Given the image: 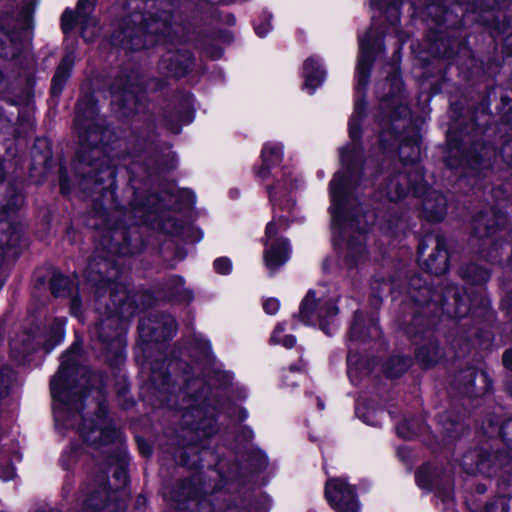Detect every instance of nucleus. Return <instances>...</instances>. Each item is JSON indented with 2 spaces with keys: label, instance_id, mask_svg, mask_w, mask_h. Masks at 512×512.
Instances as JSON below:
<instances>
[{
  "label": "nucleus",
  "instance_id": "f257e3e1",
  "mask_svg": "<svg viewBox=\"0 0 512 512\" xmlns=\"http://www.w3.org/2000/svg\"><path fill=\"white\" fill-rule=\"evenodd\" d=\"M365 102L362 99L356 101L354 111L349 120V137L351 144L342 148L340 159L342 169L337 172L330 182L331 216L333 234L339 237L359 229L355 238L348 241V257L357 263L366 255L364 245L365 216L357 213L354 191L361 185L360 176L365 168L361 162L362 149L357 143L360 138V121L365 114Z\"/></svg>",
  "mask_w": 512,
  "mask_h": 512
},
{
  "label": "nucleus",
  "instance_id": "f03ea898",
  "mask_svg": "<svg viewBox=\"0 0 512 512\" xmlns=\"http://www.w3.org/2000/svg\"><path fill=\"white\" fill-rule=\"evenodd\" d=\"M80 352V346L74 343L63 355L58 373L51 380V394L54 400L53 411L57 423L74 428L76 422L83 420L80 413L81 398L75 397V392L67 387V376L75 364ZM80 436L92 445L109 443L116 436V431L98 428L92 421L84 419L82 426L77 427Z\"/></svg>",
  "mask_w": 512,
  "mask_h": 512
},
{
  "label": "nucleus",
  "instance_id": "7ed1b4c3",
  "mask_svg": "<svg viewBox=\"0 0 512 512\" xmlns=\"http://www.w3.org/2000/svg\"><path fill=\"white\" fill-rule=\"evenodd\" d=\"M172 29L171 14L163 12L158 18L133 12L123 21L121 43L128 49L139 50L165 42Z\"/></svg>",
  "mask_w": 512,
  "mask_h": 512
},
{
  "label": "nucleus",
  "instance_id": "20e7f679",
  "mask_svg": "<svg viewBox=\"0 0 512 512\" xmlns=\"http://www.w3.org/2000/svg\"><path fill=\"white\" fill-rule=\"evenodd\" d=\"M80 102L77 106L75 126L78 130L80 150L78 158L82 163L93 165L95 160L107 161L101 147L110 138L111 132L101 124L97 118L96 108L92 102L86 103V109Z\"/></svg>",
  "mask_w": 512,
  "mask_h": 512
},
{
  "label": "nucleus",
  "instance_id": "39448f33",
  "mask_svg": "<svg viewBox=\"0 0 512 512\" xmlns=\"http://www.w3.org/2000/svg\"><path fill=\"white\" fill-rule=\"evenodd\" d=\"M182 398L187 402L181 409L183 424L199 437H210L217 431L214 409L206 405V388L201 379L195 378L186 383Z\"/></svg>",
  "mask_w": 512,
  "mask_h": 512
},
{
  "label": "nucleus",
  "instance_id": "423d86ee",
  "mask_svg": "<svg viewBox=\"0 0 512 512\" xmlns=\"http://www.w3.org/2000/svg\"><path fill=\"white\" fill-rule=\"evenodd\" d=\"M325 497L336 512H361L355 486L344 478H330L325 485Z\"/></svg>",
  "mask_w": 512,
  "mask_h": 512
},
{
  "label": "nucleus",
  "instance_id": "0eeeda50",
  "mask_svg": "<svg viewBox=\"0 0 512 512\" xmlns=\"http://www.w3.org/2000/svg\"><path fill=\"white\" fill-rule=\"evenodd\" d=\"M96 4V0H79L77 4L76 16L71 10H65L61 19V26L66 33L72 29L76 21L81 25L82 36L86 41H92L96 34V19L91 16V13Z\"/></svg>",
  "mask_w": 512,
  "mask_h": 512
},
{
  "label": "nucleus",
  "instance_id": "6e6552de",
  "mask_svg": "<svg viewBox=\"0 0 512 512\" xmlns=\"http://www.w3.org/2000/svg\"><path fill=\"white\" fill-rule=\"evenodd\" d=\"M337 313L338 309L334 302L318 300L315 298V293L309 291L301 303L299 317L304 324L319 323L320 327L325 331L323 321L336 316Z\"/></svg>",
  "mask_w": 512,
  "mask_h": 512
},
{
  "label": "nucleus",
  "instance_id": "1a4fd4ad",
  "mask_svg": "<svg viewBox=\"0 0 512 512\" xmlns=\"http://www.w3.org/2000/svg\"><path fill=\"white\" fill-rule=\"evenodd\" d=\"M277 234V228L274 222H270L266 226L264 263L271 271H277L289 259L290 248L286 239L274 238Z\"/></svg>",
  "mask_w": 512,
  "mask_h": 512
},
{
  "label": "nucleus",
  "instance_id": "9d476101",
  "mask_svg": "<svg viewBox=\"0 0 512 512\" xmlns=\"http://www.w3.org/2000/svg\"><path fill=\"white\" fill-rule=\"evenodd\" d=\"M412 298L422 305L428 304L429 302H435L441 304L442 306H444L445 303L450 298H452L455 305L454 315L456 317H463L470 310V302L466 299V297L460 295L458 289L454 286L448 287L443 296L428 286L421 287L419 288L417 294H412Z\"/></svg>",
  "mask_w": 512,
  "mask_h": 512
},
{
  "label": "nucleus",
  "instance_id": "9b49d317",
  "mask_svg": "<svg viewBox=\"0 0 512 512\" xmlns=\"http://www.w3.org/2000/svg\"><path fill=\"white\" fill-rule=\"evenodd\" d=\"M375 44V33L372 29H369L365 35L359 36V58L356 66L358 93L365 90L368 85Z\"/></svg>",
  "mask_w": 512,
  "mask_h": 512
},
{
  "label": "nucleus",
  "instance_id": "f8f14e48",
  "mask_svg": "<svg viewBox=\"0 0 512 512\" xmlns=\"http://www.w3.org/2000/svg\"><path fill=\"white\" fill-rule=\"evenodd\" d=\"M118 322L119 319L115 317H109L100 321L94 327L93 335L104 345V349L107 353L113 350L115 351L116 357L120 358L123 346V328L118 326Z\"/></svg>",
  "mask_w": 512,
  "mask_h": 512
},
{
  "label": "nucleus",
  "instance_id": "ddd939ff",
  "mask_svg": "<svg viewBox=\"0 0 512 512\" xmlns=\"http://www.w3.org/2000/svg\"><path fill=\"white\" fill-rule=\"evenodd\" d=\"M146 329L151 330L150 335L155 340H166L176 332V322L173 317L163 315L159 319H143L139 323V330L146 335Z\"/></svg>",
  "mask_w": 512,
  "mask_h": 512
},
{
  "label": "nucleus",
  "instance_id": "4468645a",
  "mask_svg": "<svg viewBox=\"0 0 512 512\" xmlns=\"http://www.w3.org/2000/svg\"><path fill=\"white\" fill-rule=\"evenodd\" d=\"M415 169L418 177L415 182H412L405 175H398L389 182L386 189V195L389 200L397 201L406 195L409 190H412L414 193H419L422 190L423 174L419 171L418 167Z\"/></svg>",
  "mask_w": 512,
  "mask_h": 512
},
{
  "label": "nucleus",
  "instance_id": "2eb2a0df",
  "mask_svg": "<svg viewBox=\"0 0 512 512\" xmlns=\"http://www.w3.org/2000/svg\"><path fill=\"white\" fill-rule=\"evenodd\" d=\"M192 63L191 55L188 52H169L164 55L160 61V68L168 75L182 77L187 72Z\"/></svg>",
  "mask_w": 512,
  "mask_h": 512
},
{
  "label": "nucleus",
  "instance_id": "dca6fc26",
  "mask_svg": "<svg viewBox=\"0 0 512 512\" xmlns=\"http://www.w3.org/2000/svg\"><path fill=\"white\" fill-rule=\"evenodd\" d=\"M448 262L446 242L442 237H437L434 251L425 260L423 265L428 273L441 275L448 270Z\"/></svg>",
  "mask_w": 512,
  "mask_h": 512
},
{
  "label": "nucleus",
  "instance_id": "f3484780",
  "mask_svg": "<svg viewBox=\"0 0 512 512\" xmlns=\"http://www.w3.org/2000/svg\"><path fill=\"white\" fill-rule=\"evenodd\" d=\"M282 156V144L266 143L261 153L262 166L257 170V176L261 179H266L270 174V169L281 162Z\"/></svg>",
  "mask_w": 512,
  "mask_h": 512
},
{
  "label": "nucleus",
  "instance_id": "a211bd4d",
  "mask_svg": "<svg viewBox=\"0 0 512 512\" xmlns=\"http://www.w3.org/2000/svg\"><path fill=\"white\" fill-rule=\"evenodd\" d=\"M447 201L436 191H431L423 201L425 217L430 221H441L446 215Z\"/></svg>",
  "mask_w": 512,
  "mask_h": 512
},
{
  "label": "nucleus",
  "instance_id": "6ab92c4d",
  "mask_svg": "<svg viewBox=\"0 0 512 512\" xmlns=\"http://www.w3.org/2000/svg\"><path fill=\"white\" fill-rule=\"evenodd\" d=\"M84 171L83 182L81 185H83L85 188L88 184L93 182L94 184H100L104 178H98V174H104L108 177L113 176V171L107 166V161L103 160H95L93 162V165H88L86 163H82L81 159L79 158V166L77 167V171Z\"/></svg>",
  "mask_w": 512,
  "mask_h": 512
},
{
  "label": "nucleus",
  "instance_id": "aec40b11",
  "mask_svg": "<svg viewBox=\"0 0 512 512\" xmlns=\"http://www.w3.org/2000/svg\"><path fill=\"white\" fill-rule=\"evenodd\" d=\"M304 88L313 94L317 87L324 81L325 71L314 57L304 62Z\"/></svg>",
  "mask_w": 512,
  "mask_h": 512
},
{
  "label": "nucleus",
  "instance_id": "412c9836",
  "mask_svg": "<svg viewBox=\"0 0 512 512\" xmlns=\"http://www.w3.org/2000/svg\"><path fill=\"white\" fill-rule=\"evenodd\" d=\"M106 286L109 289L110 298L114 305L113 311L122 317L128 315L125 309V306L128 304L126 287L120 283H112L110 280H103L99 289H103ZM130 314L131 313H129V315Z\"/></svg>",
  "mask_w": 512,
  "mask_h": 512
},
{
  "label": "nucleus",
  "instance_id": "4be33fe9",
  "mask_svg": "<svg viewBox=\"0 0 512 512\" xmlns=\"http://www.w3.org/2000/svg\"><path fill=\"white\" fill-rule=\"evenodd\" d=\"M73 61L74 60L72 55H66L59 64L52 79L51 90L53 95H58L62 91L67 79L69 78L70 70L73 66Z\"/></svg>",
  "mask_w": 512,
  "mask_h": 512
},
{
  "label": "nucleus",
  "instance_id": "5701e85b",
  "mask_svg": "<svg viewBox=\"0 0 512 512\" xmlns=\"http://www.w3.org/2000/svg\"><path fill=\"white\" fill-rule=\"evenodd\" d=\"M502 220L491 219L486 213L478 214L473 220V234L479 238L489 236L495 231L496 226L500 225Z\"/></svg>",
  "mask_w": 512,
  "mask_h": 512
},
{
  "label": "nucleus",
  "instance_id": "b1692460",
  "mask_svg": "<svg viewBox=\"0 0 512 512\" xmlns=\"http://www.w3.org/2000/svg\"><path fill=\"white\" fill-rule=\"evenodd\" d=\"M363 315L361 313H355L354 320L351 326L350 331V338L351 339H361L365 340L366 338L376 339L380 336V328L376 323H371V325L368 328L367 335L363 334L362 328H363Z\"/></svg>",
  "mask_w": 512,
  "mask_h": 512
},
{
  "label": "nucleus",
  "instance_id": "393cba45",
  "mask_svg": "<svg viewBox=\"0 0 512 512\" xmlns=\"http://www.w3.org/2000/svg\"><path fill=\"white\" fill-rule=\"evenodd\" d=\"M109 496L110 492L108 490L107 484L103 482L97 491L88 495L84 501V505L87 507V509H91L93 512H97L104 508Z\"/></svg>",
  "mask_w": 512,
  "mask_h": 512
},
{
  "label": "nucleus",
  "instance_id": "a878e982",
  "mask_svg": "<svg viewBox=\"0 0 512 512\" xmlns=\"http://www.w3.org/2000/svg\"><path fill=\"white\" fill-rule=\"evenodd\" d=\"M384 86H389V93H385L382 95L383 105L387 108H390V105H396L398 103V96L402 89V82L397 73H394L392 76L387 78L386 82L383 84Z\"/></svg>",
  "mask_w": 512,
  "mask_h": 512
},
{
  "label": "nucleus",
  "instance_id": "bb28decb",
  "mask_svg": "<svg viewBox=\"0 0 512 512\" xmlns=\"http://www.w3.org/2000/svg\"><path fill=\"white\" fill-rule=\"evenodd\" d=\"M372 7L383 11L386 14L388 21L392 25H396L400 20V11L399 5L402 4V0H395L393 2L387 3V0H371L370 2Z\"/></svg>",
  "mask_w": 512,
  "mask_h": 512
},
{
  "label": "nucleus",
  "instance_id": "cd10ccee",
  "mask_svg": "<svg viewBox=\"0 0 512 512\" xmlns=\"http://www.w3.org/2000/svg\"><path fill=\"white\" fill-rule=\"evenodd\" d=\"M462 276L473 284H482L490 278V272L477 264H470L462 270Z\"/></svg>",
  "mask_w": 512,
  "mask_h": 512
},
{
  "label": "nucleus",
  "instance_id": "c85d7f7f",
  "mask_svg": "<svg viewBox=\"0 0 512 512\" xmlns=\"http://www.w3.org/2000/svg\"><path fill=\"white\" fill-rule=\"evenodd\" d=\"M409 365L410 360L408 358L395 356L386 363L384 372L388 377L396 378L404 373L408 369Z\"/></svg>",
  "mask_w": 512,
  "mask_h": 512
},
{
  "label": "nucleus",
  "instance_id": "c756f323",
  "mask_svg": "<svg viewBox=\"0 0 512 512\" xmlns=\"http://www.w3.org/2000/svg\"><path fill=\"white\" fill-rule=\"evenodd\" d=\"M440 351L437 345L431 344L429 347L421 348L417 354V359L425 366H432L440 359Z\"/></svg>",
  "mask_w": 512,
  "mask_h": 512
},
{
  "label": "nucleus",
  "instance_id": "7c9ffc66",
  "mask_svg": "<svg viewBox=\"0 0 512 512\" xmlns=\"http://www.w3.org/2000/svg\"><path fill=\"white\" fill-rule=\"evenodd\" d=\"M399 155L405 163H415L420 156V148L416 142H404L400 145Z\"/></svg>",
  "mask_w": 512,
  "mask_h": 512
},
{
  "label": "nucleus",
  "instance_id": "2f4dec72",
  "mask_svg": "<svg viewBox=\"0 0 512 512\" xmlns=\"http://www.w3.org/2000/svg\"><path fill=\"white\" fill-rule=\"evenodd\" d=\"M284 330L285 328L282 324L277 325L272 333L271 342L274 344H281L286 348H292L296 343V339L293 335H286L282 337L281 334Z\"/></svg>",
  "mask_w": 512,
  "mask_h": 512
},
{
  "label": "nucleus",
  "instance_id": "473e14b6",
  "mask_svg": "<svg viewBox=\"0 0 512 512\" xmlns=\"http://www.w3.org/2000/svg\"><path fill=\"white\" fill-rule=\"evenodd\" d=\"M70 281L63 275H54L51 279V290L56 297L64 296L69 290Z\"/></svg>",
  "mask_w": 512,
  "mask_h": 512
},
{
  "label": "nucleus",
  "instance_id": "72a5a7b5",
  "mask_svg": "<svg viewBox=\"0 0 512 512\" xmlns=\"http://www.w3.org/2000/svg\"><path fill=\"white\" fill-rule=\"evenodd\" d=\"M397 434L404 439L413 438L417 434L414 421L403 420L399 423L397 425Z\"/></svg>",
  "mask_w": 512,
  "mask_h": 512
},
{
  "label": "nucleus",
  "instance_id": "f704fd0d",
  "mask_svg": "<svg viewBox=\"0 0 512 512\" xmlns=\"http://www.w3.org/2000/svg\"><path fill=\"white\" fill-rule=\"evenodd\" d=\"M133 94L134 90L131 87H125L122 91H113V102L120 103L123 101L122 105L125 106L126 103L133 97Z\"/></svg>",
  "mask_w": 512,
  "mask_h": 512
},
{
  "label": "nucleus",
  "instance_id": "c9c22d12",
  "mask_svg": "<svg viewBox=\"0 0 512 512\" xmlns=\"http://www.w3.org/2000/svg\"><path fill=\"white\" fill-rule=\"evenodd\" d=\"M215 271L222 275H227L232 270V263L229 258L221 257L214 261Z\"/></svg>",
  "mask_w": 512,
  "mask_h": 512
},
{
  "label": "nucleus",
  "instance_id": "e433bc0d",
  "mask_svg": "<svg viewBox=\"0 0 512 512\" xmlns=\"http://www.w3.org/2000/svg\"><path fill=\"white\" fill-rule=\"evenodd\" d=\"M263 308L267 314L274 315L278 312L280 303L275 298H269L264 301Z\"/></svg>",
  "mask_w": 512,
  "mask_h": 512
},
{
  "label": "nucleus",
  "instance_id": "4c0bfd02",
  "mask_svg": "<svg viewBox=\"0 0 512 512\" xmlns=\"http://www.w3.org/2000/svg\"><path fill=\"white\" fill-rule=\"evenodd\" d=\"M15 474V469L10 463L0 465V479L3 481H9L13 479Z\"/></svg>",
  "mask_w": 512,
  "mask_h": 512
},
{
  "label": "nucleus",
  "instance_id": "58836bf2",
  "mask_svg": "<svg viewBox=\"0 0 512 512\" xmlns=\"http://www.w3.org/2000/svg\"><path fill=\"white\" fill-rule=\"evenodd\" d=\"M347 363H348V374L350 377H352L353 369L355 371L362 370L364 367V363L358 362V360L355 358V356L352 355V353H349L347 356Z\"/></svg>",
  "mask_w": 512,
  "mask_h": 512
},
{
  "label": "nucleus",
  "instance_id": "ea45409f",
  "mask_svg": "<svg viewBox=\"0 0 512 512\" xmlns=\"http://www.w3.org/2000/svg\"><path fill=\"white\" fill-rule=\"evenodd\" d=\"M409 115V110L404 105H398L393 111L389 112V118L391 121H395L397 118L406 117Z\"/></svg>",
  "mask_w": 512,
  "mask_h": 512
},
{
  "label": "nucleus",
  "instance_id": "a19ab883",
  "mask_svg": "<svg viewBox=\"0 0 512 512\" xmlns=\"http://www.w3.org/2000/svg\"><path fill=\"white\" fill-rule=\"evenodd\" d=\"M138 447L144 456L151 454V447L142 439L137 438Z\"/></svg>",
  "mask_w": 512,
  "mask_h": 512
},
{
  "label": "nucleus",
  "instance_id": "79ce46f5",
  "mask_svg": "<svg viewBox=\"0 0 512 512\" xmlns=\"http://www.w3.org/2000/svg\"><path fill=\"white\" fill-rule=\"evenodd\" d=\"M287 189L288 188L284 184L277 183V185L275 187L269 189L270 199L274 200L276 198L278 191L281 192L282 190H287Z\"/></svg>",
  "mask_w": 512,
  "mask_h": 512
},
{
  "label": "nucleus",
  "instance_id": "37998d69",
  "mask_svg": "<svg viewBox=\"0 0 512 512\" xmlns=\"http://www.w3.org/2000/svg\"><path fill=\"white\" fill-rule=\"evenodd\" d=\"M269 30H270V25L268 23L265 25H257L255 27L256 34L259 37H265L268 34Z\"/></svg>",
  "mask_w": 512,
  "mask_h": 512
},
{
  "label": "nucleus",
  "instance_id": "c03bdc74",
  "mask_svg": "<svg viewBox=\"0 0 512 512\" xmlns=\"http://www.w3.org/2000/svg\"><path fill=\"white\" fill-rule=\"evenodd\" d=\"M503 364L506 368L512 369V350H507L504 352Z\"/></svg>",
  "mask_w": 512,
  "mask_h": 512
},
{
  "label": "nucleus",
  "instance_id": "a18cd8bd",
  "mask_svg": "<svg viewBox=\"0 0 512 512\" xmlns=\"http://www.w3.org/2000/svg\"><path fill=\"white\" fill-rule=\"evenodd\" d=\"M60 187H61L62 193H64V194L68 193V191H69L68 181H67L66 175L63 172L60 175Z\"/></svg>",
  "mask_w": 512,
  "mask_h": 512
},
{
  "label": "nucleus",
  "instance_id": "49530a36",
  "mask_svg": "<svg viewBox=\"0 0 512 512\" xmlns=\"http://www.w3.org/2000/svg\"><path fill=\"white\" fill-rule=\"evenodd\" d=\"M115 477L119 480H121V483L124 485L126 483V479H127V475H126V471L122 468L118 469L116 472H115Z\"/></svg>",
  "mask_w": 512,
  "mask_h": 512
},
{
  "label": "nucleus",
  "instance_id": "de8ad7c7",
  "mask_svg": "<svg viewBox=\"0 0 512 512\" xmlns=\"http://www.w3.org/2000/svg\"><path fill=\"white\" fill-rule=\"evenodd\" d=\"M9 379L6 376H0V395L3 393L4 389L8 386Z\"/></svg>",
  "mask_w": 512,
  "mask_h": 512
},
{
  "label": "nucleus",
  "instance_id": "09e8293b",
  "mask_svg": "<svg viewBox=\"0 0 512 512\" xmlns=\"http://www.w3.org/2000/svg\"><path fill=\"white\" fill-rule=\"evenodd\" d=\"M62 327H63V322L60 321L58 324H57V331H56V337H57V343L60 342L63 338V331H62Z\"/></svg>",
  "mask_w": 512,
  "mask_h": 512
},
{
  "label": "nucleus",
  "instance_id": "8fccbe9b",
  "mask_svg": "<svg viewBox=\"0 0 512 512\" xmlns=\"http://www.w3.org/2000/svg\"><path fill=\"white\" fill-rule=\"evenodd\" d=\"M78 309H79V302H78V300L74 299L72 302L71 310L74 314H76Z\"/></svg>",
  "mask_w": 512,
  "mask_h": 512
},
{
  "label": "nucleus",
  "instance_id": "3c124183",
  "mask_svg": "<svg viewBox=\"0 0 512 512\" xmlns=\"http://www.w3.org/2000/svg\"><path fill=\"white\" fill-rule=\"evenodd\" d=\"M161 376H162V375H161V373L156 372V371H153V372H152V376H151V377H152L153 382H154L155 384H157V381H158V379H159Z\"/></svg>",
  "mask_w": 512,
  "mask_h": 512
},
{
  "label": "nucleus",
  "instance_id": "603ef678",
  "mask_svg": "<svg viewBox=\"0 0 512 512\" xmlns=\"http://www.w3.org/2000/svg\"><path fill=\"white\" fill-rule=\"evenodd\" d=\"M168 382H169V376L164 374L163 375V383H162V386L164 387L166 384L168 385Z\"/></svg>",
  "mask_w": 512,
  "mask_h": 512
},
{
  "label": "nucleus",
  "instance_id": "864d4df0",
  "mask_svg": "<svg viewBox=\"0 0 512 512\" xmlns=\"http://www.w3.org/2000/svg\"><path fill=\"white\" fill-rule=\"evenodd\" d=\"M145 502H146L145 497H143V496H138V498H137V503H138V504H145Z\"/></svg>",
  "mask_w": 512,
  "mask_h": 512
},
{
  "label": "nucleus",
  "instance_id": "5fc2aeb1",
  "mask_svg": "<svg viewBox=\"0 0 512 512\" xmlns=\"http://www.w3.org/2000/svg\"><path fill=\"white\" fill-rule=\"evenodd\" d=\"M176 281H177V285H178L179 287H181V286L183 285V283H184V280H183L181 277H177V278H176Z\"/></svg>",
  "mask_w": 512,
  "mask_h": 512
},
{
  "label": "nucleus",
  "instance_id": "6e6d98bb",
  "mask_svg": "<svg viewBox=\"0 0 512 512\" xmlns=\"http://www.w3.org/2000/svg\"><path fill=\"white\" fill-rule=\"evenodd\" d=\"M479 377H480L481 379H483L484 381H487V380H488L487 374H486V373H484V372H480Z\"/></svg>",
  "mask_w": 512,
  "mask_h": 512
},
{
  "label": "nucleus",
  "instance_id": "4d7b16f0",
  "mask_svg": "<svg viewBox=\"0 0 512 512\" xmlns=\"http://www.w3.org/2000/svg\"><path fill=\"white\" fill-rule=\"evenodd\" d=\"M483 257L485 258H489L490 260H495L497 255H492V254H486V255H483Z\"/></svg>",
  "mask_w": 512,
  "mask_h": 512
},
{
  "label": "nucleus",
  "instance_id": "13d9d810",
  "mask_svg": "<svg viewBox=\"0 0 512 512\" xmlns=\"http://www.w3.org/2000/svg\"><path fill=\"white\" fill-rule=\"evenodd\" d=\"M424 250H425V247L421 244V245L419 246V253H420V254H423V253H424Z\"/></svg>",
  "mask_w": 512,
  "mask_h": 512
},
{
  "label": "nucleus",
  "instance_id": "bf43d9fd",
  "mask_svg": "<svg viewBox=\"0 0 512 512\" xmlns=\"http://www.w3.org/2000/svg\"><path fill=\"white\" fill-rule=\"evenodd\" d=\"M6 243V240L3 238V236L0 237V247Z\"/></svg>",
  "mask_w": 512,
  "mask_h": 512
},
{
  "label": "nucleus",
  "instance_id": "052dcab7",
  "mask_svg": "<svg viewBox=\"0 0 512 512\" xmlns=\"http://www.w3.org/2000/svg\"><path fill=\"white\" fill-rule=\"evenodd\" d=\"M380 143H381V146L383 147V149H385V148H386V146H385L384 140H383L382 138H381V140H380Z\"/></svg>",
  "mask_w": 512,
  "mask_h": 512
},
{
  "label": "nucleus",
  "instance_id": "680f3d73",
  "mask_svg": "<svg viewBox=\"0 0 512 512\" xmlns=\"http://www.w3.org/2000/svg\"><path fill=\"white\" fill-rule=\"evenodd\" d=\"M3 180V172L2 170L0 169V182Z\"/></svg>",
  "mask_w": 512,
  "mask_h": 512
},
{
  "label": "nucleus",
  "instance_id": "e2e57ef3",
  "mask_svg": "<svg viewBox=\"0 0 512 512\" xmlns=\"http://www.w3.org/2000/svg\"><path fill=\"white\" fill-rule=\"evenodd\" d=\"M94 265H95V262H94V260H93V261L90 263V268H91V269H93Z\"/></svg>",
  "mask_w": 512,
  "mask_h": 512
},
{
  "label": "nucleus",
  "instance_id": "0e129e2a",
  "mask_svg": "<svg viewBox=\"0 0 512 512\" xmlns=\"http://www.w3.org/2000/svg\"><path fill=\"white\" fill-rule=\"evenodd\" d=\"M415 280L412 281L411 286L416 289V285L414 283Z\"/></svg>",
  "mask_w": 512,
  "mask_h": 512
},
{
  "label": "nucleus",
  "instance_id": "69168bd1",
  "mask_svg": "<svg viewBox=\"0 0 512 512\" xmlns=\"http://www.w3.org/2000/svg\"><path fill=\"white\" fill-rule=\"evenodd\" d=\"M101 265L106 267L108 265V263L106 261H104Z\"/></svg>",
  "mask_w": 512,
  "mask_h": 512
},
{
  "label": "nucleus",
  "instance_id": "338daca9",
  "mask_svg": "<svg viewBox=\"0 0 512 512\" xmlns=\"http://www.w3.org/2000/svg\"><path fill=\"white\" fill-rule=\"evenodd\" d=\"M294 370H296V368L294 366H291L290 371H294Z\"/></svg>",
  "mask_w": 512,
  "mask_h": 512
},
{
  "label": "nucleus",
  "instance_id": "774afa93",
  "mask_svg": "<svg viewBox=\"0 0 512 512\" xmlns=\"http://www.w3.org/2000/svg\"><path fill=\"white\" fill-rule=\"evenodd\" d=\"M173 132H174V133H178V132H179V129H173Z\"/></svg>",
  "mask_w": 512,
  "mask_h": 512
}]
</instances>
